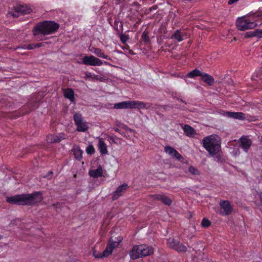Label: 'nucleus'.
<instances>
[{
	"mask_svg": "<svg viewBox=\"0 0 262 262\" xmlns=\"http://www.w3.org/2000/svg\"><path fill=\"white\" fill-rule=\"evenodd\" d=\"M239 147L247 152L252 145V141L248 136H242L238 141Z\"/></svg>",
	"mask_w": 262,
	"mask_h": 262,
	"instance_id": "obj_11",
	"label": "nucleus"
},
{
	"mask_svg": "<svg viewBox=\"0 0 262 262\" xmlns=\"http://www.w3.org/2000/svg\"><path fill=\"white\" fill-rule=\"evenodd\" d=\"M178 100H180V99H178ZM180 101L183 102V103H184L186 104V102L183 100V99H180Z\"/></svg>",
	"mask_w": 262,
	"mask_h": 262,
	"instance_id": "obj_53",
	"label": "nucleus"
},
{
	"mask_svg": "<svg viewBox=\"0 0 262 262\" xmlns=\"http://www.w3.org/2000/svg\"><path fill=\"white\" fill-rule=\"evenodd\" d=\"M77 130L79 132H85L88 129V126L85 122H81L80 123L76 125Z\"/></svg>",
	"mask_w": 262,
	"mask_h": 262,
	"instance_id": "obj_26",
	"label": "nucleus"
},
{
	"mask_svg": "<svg viewBox=\"0 0 262 262\" xmlns=\"http://www.w3.org/2000/svg\"><path fill=\"white\" fill-rule=\"evenodd\" d=\"M261 31L259 29H256L253 31L247 32L245 34V38H250L252 37H258L259 38L261 37Z\"/></svg>",
	"mask_w": 262,
	"mask_h": 262,
	"instance_id": "obj_21",
	"label": "nucleus"
},
{
	"mask_svg": "<svg viewBox=\"0 0 262 262\" xmlns=\"http://www.w3.org/2000/svg\"><path fill=\"white\" fill-rule=\"evenodd\" d=\"M128 188V184L123 183L117 187L116 190L112 193V199L113 201L117 200L121 196L125 191Z\"/></svg>",
	"mask_w": 262,
	"mask_h": 262,
	"instance_id": "obj_13",
	"label": "nucleus"
},
{
	"mask_svg": "<svg viewBox=\"0 0 262 262\" xmlns=\"http://www.w3.org/2000/svg\"><path fill=\"white\" fill-rule=\"evenodd\" d=\"M219 205L221 210L219 212V213L222 216L229 215L233 211V207L228 200H221Z\"/></svg>",
	"mask_w": 262,
	"mask_h": 262,
	"instance_id": "obj_9",
	"label": "nucleus"
},
{
	"mask_svg": "<svg viewBox=\"0 0 262 262\" xmlns=\"http://www.w3.org/2000/svg\"><path fill=\"white\" fill-rule=\"evenodd\" d=\"M157 8H158V6L157 5H154L151 7L149 8L148 10L149 11H152L153 10H155L157 9Z\"/></svg>",
	"mask_w": 262,
	"mask_h": 262,
	"instance_id": "obj_47",
	"label": "nucleus"
},
{
	"mask_svg": "<svg viewBox=\"0 0 262 262\" xmlns=\"http://www.w3.org/2000/svg\"><path fill=\"white\" fill-rule=\"evenodd\" d=\"M154 253L152 247L146 245L134 246L130 252V258L133 259L150 255Z\"/></svg>",
	"mask_w": 262,
	"mask_h": 262,
	"instance_id": "obj_4",
	"label": "nucleus"
},
{
	"mask_svg": "<svg viewBox=\"0 0 262 262\" xmlns=\"http://www.w3.org/2000/svg\"><path fill=\"white\" fill-rule=\"evenodd\" d=\"M27 48V50H33L36 48L35 45L33 43L28 45Z\"/></svg>",
	"mask_w": 262,
	"mask_h": 262,
	"instance_id": "obj_42",
	"label": "nucleus"
},
{
	"mask_svg": "<svg viewBox=\"0 0 262 262\" xmlns=\"http://www.w3.org/2000/svg\"><path fill=\"white\" fill-rule=\"evenodd\" d=\"M104 64H105V65H109V66H111L112 64H110V63L106 62V61H104Z\"/></svg>",
	"mask_w": 262,
	"mask_h": 262,
	"instance_id": "obj_52",
	"label": "nucleus"
},
{
	"mask_svg": "<svg viewBox=\"0 0 262 262\" xmlns=\"http://www.w3.org/2000/svg\"><path fill=\"white\" fill-rule=\"evenodd\" d=\"M27 46L28 45H24L23 46H22L21 47H17L15 48V49H20V48H21V49H27Z\"/></svg>",
	"mask_w": 262,
	"mask_h": 262,
	"instance_id": "obj_49",
	"label": "nucleus"
},
{
	"mask_svg": "<svg viewBox=\"0 0 262 262\" xmlns=\"http://www.w3.org/2000/svg\"><path fill=\"white\" fill-rule=\"evenodd\" d=\"M161 201L162 202L163 204L167 206H170L172 203L171 200L164 194L163 195Z\"/></svg>",
	"mask_w": 262,
	"mask_h": 262,
	"instance_id": "obj_30",
	"label": "nucleus"
},
{
	"mask_svg": "<svg viewBox=\"0 0 262 262\" xmlns=\"http://www.w3.org/2000/svg\"><path fill=\"white\" fill-rule=\"evenodd\" d=\"M74 120L75 123L76 125L80 123L83 121V118L82 117V115L79 113H76L74 115Z\"/></svg>",
	"mask_w": 262,
	"mask_h": 262,
	"instance_id": "obj_28",
	"label": "nucleus"
},
{
	"mask_svg": "<svg viewBox=\"0 0 262 262\" xmlns=\"http://www.w3.org/2000/svg\"><path fill=\"white\" fill-rule=\"evenodd\" d=\"M256 76L260 79H262V67L256 71Z\"/></svg>",
	"mask_w": 262,
	"mask_h": 262,
	"instance_id": "obj_40",
	"label": "nucleus"
},
{
	"mask_svg": "<svg viewBox=\"0 0 262 262\" xmlns=\"http://www.w3.org/2000/svg\"><path fill=\"white\" fill-rule=\"evenodd\" d=\"M83 151L82 150L78 147L74 150V155L75 158L78 160H80L82 158Z\"/></svg>",
	"mask_w": 262,
	"mask_h": 262,
	"instance_id": "obj_27",
	"label": "nucleus"
},
{
	"mask_svg": "<svg viewBox=\"0 0 262 262\" xmlns=\"http://www.w3.org/2000/svg\"><path fill=\"white\" fill-rule=\"evenodd\" d=\"M188 171L190 173L194 175H199L200 174L199 170L192 166L189 167Z\"/></svg>",
	"mask_w": 262,
	"mask_h": 262,
	"instance_id": "obj_33",
	"label": "nucleus"
},
{
	"mask_svg": "<svg viewBox=\"0 0 262 262\" xmlns=\"http://www.w3.org/2000/svg\"><path fill=\"white\" fill-rule=\"evenodd\" d=\"M167 244L171 249L179 253H185L187 251V248L179 240L173 238L167 239Z\"/></svg>",
	"mask_w": 262,
	"mask_h": 262,
	"instance_id": "obj_8",
	"label": "nucleus"
},
{
	"mask_svg": "<svg viewBox=\"0 0 262 262\" xmlns=\"http://www.w3.org/2000/svg\"><path fill=\"white\" fill-rule=\"evenodd\" d=\"M32 11V9L28 5H17L12 8L11 11H9L8 14L13 18H17L20 15L30 14Z\"/></svg>",
	"mask_w": 262,
	"mask_h": 262,
	"instance_id": "obj_6",
	"label": "nucleus"
},
{
	"mask_svg": "<svg viewBox=\"0 0 262 262\" xmlns=\"http://www.w3.org/2000/svg\"><path fill=\"white\" fill-rule=\"evenodd\" d=\"M162 107L163 108L164 110L165 111H167V110H169L170 108L171 109L172 108V107L171 106H168V105H162Z\"/></svg>",
	"mask_w": 262,
	"mask_h": 262,
	"instance_id": "obj_46",
	"label": "nucleus"
},
{
	"mask_svg": "<svg viewBox=\"0 0 262 262\" xmlns=\"http://www.w3.org/2000/svg\"><path fill=\"white\" fill-rule=\"evenodd\" d=\"M259 197H260V203H261V204L262 205V193H261L260 194Z\"/></svg>",
	"mask_w": 262,
	"mask_h": 262,
	"instance_id": "obj_51",
	"label": "nucleus"
},
{
	"mask_svg": "<svg viewBox=\"0 0 262 262\" xmlns=\"http://www.w3.org/2000/svg\"><path fill=\"white\" fill-rule=\"evenodd\" d=\"M118 246L119 245H117L115 242V239H114L113 237H111L105 250L103 251L102 256L108 257L109 255L112 254L113 250Z\"/></svg>",
	"mask_w": 262,
	"mask_h": 262,
	"instance_id": "obj_12",
	"label": "nucleus"
},
{
	"mask_svg": "<svg viewBox=\"0 0 262 262\" xmlns=\"http://www.w3.org/2000/svg\"><path fill=\"white\" fill-rule=\"evenodd\" d=\"M238 1L239 0H229L228 2V4L229 5H232Z\"/></svg>",
	"mask_w": 262,
	"mask_h": 262,
	"instance_id": "obj_48",
	"label": "nucleus"
},
{
	"mask_svg": "<svg viewBox=\"0 0 262 262\" xmlns=\"http://www.w3.org/2000/svg\"><path fill=\"white\" fill-rule=\"evenodd\" d=\"M141 39L145 42L148 43L150 42V39L148 36V33L144 31L142 34Z\"/></svg>",
	"mask_w": 262,
	"mask_h": 262,
	"instance_id": "obj_32",
	"label": "nucleus"
},
{
	"mask_svg": "<svg viewBox=\"0 0 262 262\" xmlns=\"http://www.w3.org/2000/svg\"><path fill=\"white\" fill-rule=\"evenodd\" d=\"M93 256L97 258H100L103 257H105L103 255V252L102 253H99V252L97 251L96 250H94L93 251Z\"/></svg>",
	"mask_w": 262,
	"mask_h": 262,
	"instance_id": "obj_35",
	"label": "nucleus"
},
{
	"mask_svg": "<svg viewBox=\"0 0 262 262\" xmlns=\"http://www.w3.org/2000/svg\"><path fill=\"white\" fill-rule=\"evenodd\" d=\"M114 29L117 31L118 34H119L120 31H122L123 30V24L122 21H119V20L116 19L114 22Z\"/></svg>",
	"mask_w": 262,
	"mask_h": 262,
	"instance_id": "obj_25",
	"label": "nucleus"
},
{
	"mask_svg": "<svg viewBox=\"0 0 262 262\" xmlns=\"http://www.w3.org/2000/svg\"><path fill=\"white\" fill-rule=\"evenodd\" d=\"M176 150L169 146H166L164 147V151L166 153L170 155L172 158L173 157L174 153Z\"/></svg>",
	"mask_w": 262,
	"mask_h": 262,
	"instance_id": "obj_29",
	"label": "nucleus"
},
{
	"mask_svg": "<svg viewBox=\"0 0 262 262\" xmlns=\"http://www.w3.org/2000/svg\"><path fill=\"white\" fill-rule=\"evenodd\" d=\"M204 147L209 152V154L214 156L221 149L220 138L216 135H210L203 139Z\"/></svg>",
	"mask_w": 262,
	"mask_h": 262,
	"instance_id": "obj_3",
	"label": "nucleus"
},
{
	"mask_svg": "<svg viewBox=\"0 0 262 262\" xmlns=\"http://www.w3.org/2000/svg\"><path fill=\"white\" fill-rule=\"evenodd\" d=\"M82 63L83 64L91 66H100L103 64L101 59L93 55L84 56L82 59Z\"/></svg>",
	"mask_w": 262,
	"mask_h": 262,
	"instance_id": "obj_10",
	"label": "nucleus"
},
{
	"mask_svg": "<svg viewBox=\"0 0 262 262\" xmlns=\"http://www.w3.org/2000/svg\"><path fill=\"white\" fill-rule=\"evenodd\" d=\"M108 138L110 139V140H111L112 141V142H113V143H114L115 144L117 143L115 141V139H119L116 136H109Z\"/></svg>",
	"mask_w": 262,
	"mask_h": 262,
	"instance_id": "obj_43",
	"label": "nucleus"
},
{
	"mask_svg": "<svg viewBox=\"0 0 262 262\" xmlns=\"http://www.w3.org/2000/svg\"><path fill=\"white\" fill-rule=\"evenodd\" d=\"M95 150L93 145H89L86 148V152L88 155H92L94 154Z\"/></svg>",
	"mask_w": 262,
	"mask_h": 262,
	"instance_id": "obj_31",
	"label": "nucleus"
},
{
	"mask_svg": "<svg viewBox=\"0 0 262 262\" xmlns=\"http://www.w3.org/2000/svg\"><path fill=\"white\" fill-rule=\"evenodd\" d=\"M57 204H58V203H57V204H52V206H54V207H55V206H56Z\"/></svg>",
	"mask_w": 262,
	"mask_h": 262,
	"instance_id": "obj_54",
	"label": "nucleus"
},
{
	"mask_svg": "<svg viewBox=\"0 0 262 262\" xmlns=\"http://www.w3.org/2000/svg\"><path fill=\"white\" fill-rule=\"evenodd\" d=\"M64 96L71 101L74 100V92L72 89H68L64 91Z\"/></svg>",
	"mask_w": 262,
	"mask_h": 262,
	"instance_id": "obj_22",
	"label": "nucleus"
},
{
	"mask_svg": "<svg viewBox=\"0 0 262 262\" xmlns=\"http://www.w3.org/2000/svg\"><path fill=\"white\" fill-rule=\"evenodd\" d=\"M119 35V36H120V40L123 43H124L126 42V41L128 39V37L126 35L122 34V33H120L118 34Z\"/></svg>",
	"mask_w": 262,
	"mask_h": 262,
	"instance_id": "obj_38",
	"label": "nucleus"
},
{
	"mask_svg": "<svg viewBox=\"0 0 262 262\" xmlns=\"http://www.w3.org/2000/svg\"><path fill=\"white\" fill-rule=\"evenodd\" d=\"M52 173H53V172L52 171H50L48 172V173L47 174V176H46L45 177H49L50 175L52 174Z\"/></svg>",
	"mask_w": 262,
	"mask_h": 262,
	"instance_id": "obj_50",
	"label": "nucleus"
},
{
	"mask_svg": "<svg viewBox=\"0 0 262 262\" xmlns=\"http://www.w3.org/2000/svg\"><path fill=\"white\" fill-rule=\"evenodd\" d=\"M203 72H201L198 69H195L194 70L191 71L189 72L187 75L186 77L191 78H194L197 76H201Z\"/></svg>",
	"mask_w": 262,
	"mask_h": 262,
	"instance_id": "obj_24",
	"label": "nucleus"
},
{
	"mask_svg": "<svg viewBox=\"0 0 262 262\" xmlns=\"http://www.w3.org/2000/svg\"><path fill=\"white\" fill-rule=\"evenodd\" d=\"M184 132L187 136L192 137L196 134L194 128L189 125L185 124L183 127Z\"/></svg>",
	"mask_w": 262,
	"mask_h": 262,
	"instance_id": "obj_19",
	"label": "nucleus"
},
{
	"mask_svg": "<svg viewBox=\"0 0 262 262\" xmlns=\"http://www.w3.org/2000/svg\"><path fill=\"white\" fill-rule=\"evenodd\" d=\"M149 104L143 102L136 100H129L117 103L114 104V108L115 109H126V108H149Z\"/></svg>",
	"mask_w": 262,
	"mask_h": 262,
	"instance_id": "obj_5",
	"label": "nucleus"
},
{
	"mask_svg": "<svg viewBox=\"0 0 262 262\" xmlns=\"http://www.w3.org/2000/svg\"><path fill=\"white\" fill-rule=\"evenodd\" d=\"M43 200L40 191H35L32 193L17 194L6 197V201L12 205L22 206H33L41 202Z\"/></svg>",
	"mask_w": 262,
	"mask_h": 262,
	"instance_id": "obj_1",
	"label": "nucleus"
},
{
	"mask_svg": "<svg viewBox=\"0 0 262 262\" xmlns=\"http://www.w3.org/2000/svg\"><path fill=\"white\" fill-rule=\"evenodd\" d=\"M59 25L54 21L45 20L37 24L32 29L33 35L36 38L42 40V37L57 32Z\"/></svg>",
	"mask_w": 262,
	"mask_h": 262,
	"instance_id": "obj_2",
	"label": "nucleus"
},
{
	"mask_svg": "<svg viewBox=\"0 0 262 262\" xmlns=\"http://www.w3.org/2000/svg\"><path fill=\"white\" fill-rule=\"evenodd\" d=\"M210 224V222L208 219L205 218H204L201 222V225L203 227H208Z\"/></svg>",
	"mask_w": 262,
	"mask_h": 262,
	"instance_id": "obj_34",
	"label": "nucleus"
},
{
	"mask_svg": "<svg viewBox=\"0 0 262 262\" xmlns=\"http://www.w3.org/2000/svg\"><path fill=\"white\" fill-rule=\"evenodd\" d=\"M172 158H176L180 161H182L184 159L182 155L177 150L175 151L173 157Z\"/></svg>",
	"mask_w": 262,
	"mask_h": 262,
	"instance_id": "obj_36",
	"label": "nucleus"
},
{
	"mask_svg": "<svg viewBox=\"0 0 262 262\" xmlns=\"http://www.w3.org/2000/svg\"><path fill=\"white\" fill-rule=\"evenodd\" d=\"M170 38L172 39H175L179 42H180L183 40V35L182 34L180 30H177L171 35Z\"/></svg>",
	"mask_w": 262,
	"mask_h": 262,
	"instance_id": "obj_23",
	"label": "nucleus"
},
{
	"mask_svg": "<svg viewBox=\"0 0 262 262\" xmlns=\"http://www.w3.org/2000/svg\"><path fill=\"white\" fill-rule=\"evenodd\" d=\"M64 139L65 138L63 134L59 135H49L47 137V141L48 143H53L60 142Z\"/></svg>",
	"mask_w": 262,
	"mask_h": 262,
	"instance_id": "obj_15",
	"label": "nucleus"
},
{
	"mask_svg": "<svg viewBox=\"0 0 262 262\" xmlns=\"http://www.w3.org/2000/svg\"><path fill=\"white\" fill-rule=\"evenodd\" d=\"M89 175L94 178H98L103 175V170L101 166L98 167L95 170H91L89 171Z\"/></svg>",
	"mask_w": 262,
	"mask_h": 262,
	"instance_id": "obj_18",
	"label": "nucleus"
},
{
	"mask_svg": "<svg viewBox=\"0 0 262 262\" xmlns=\"http://www.w3.org/2000/svg\"><path fill=\"white\" fill-rule=\"evenodd\" d=\"M260 31H261V37H262V29L260 30Z\"/></svg>",
	"mask_w": 262,
	"mask_h": 262,
	"instance_id": "obj_55",
	"label": "nucleus"
},
{
	"mask_svg": "<svg viewBox=\"0 0 262 262\" xmlns=\"http://www.w3.org/2000/svg\"><path fill=\"white\" fill-rule=\"evenodd\" d=\"M163 195L162 194H155L151 195V197L153 200L161 201Z\"/></svg>",
	"mask_w": 262,
	"mask_h": 262,
	"instance_id": "obj_37",
	"label": "nucleus"
},
{
	"mask_svg": "<svg viewBox=\"0 0 262 262\" xmlns=\"http://www.w3.org/2000/svg\"><path fill=\"white\" fill-rule=\"evenodd\" d=\"M28 105H30V107L32 110L36 109L38 106V103L36 101H35L33 104H32V103L30 102L28 103Z\"/></svg>",
	"mask_w": 262,
	"mask_h": 262,
	"instance_id": "obj_39",
	"label": "nucleus"
},
{
	"mask_svg": "<svg viewBox=\"0 0 262 262\" xmlns=\"http://www.w3.org/2000/svg\"><path fill=\"white\" fill-rule=\"evenodd\" d=\"M123 240V237L121 236H119L115 238V242L117 245H119V244L122 242Z\"/></svg>",
	"mask_w": 262,
	"mask_h": 262,
	"instance_id": "obj_41",
	"label": "nucleus"
},
{
	"mask_svg": "<svg viewBox=\"0 0 262 262\" xmlns=\"http://www.w3.org/2000/svg\"><path fill=\"white\" fill-rule=\"evenodd\" d=\"M201 79L208 85H212L214 82V78L206 73H202Z\"/></svg>",
	"mask_w": 262,
	"mask_h": 262,
	"instance_id": "obj_17",
	"label": "nucleus"
},
{
	"mask_svg": "<svg viewBox=\"0 0 262 262\" xmlns=\"http://www.w3.org/2000/svg\"><path fill=\"white\" fill-rule=\"evenodd\" d=\"M114 130L118 133H119V134H120L121 135L124 136V137L125 136V133L124 132H121L120 129H119V128H114Z\"/></svg>",
	"mask_w": 262,
	"mask_h": 262,
	"instance_id": "obj_44",
	"label": "nucleus"
},
{
	"mask_svg": "<svg viewBox=\"0 0 262 262\" xmlns=\"http://www.w3.org/2000/svg\"><path fill=\"white\" fill-rule=\"evenodd\" d=\"M45 43H46V42H41V43H38L35 44V48H40V47H43Z\"/></svg>",
	"mask_w": 262,
	"mask_h": 262,
	"instance_id": "obj_45",
	"label": "nucleus"
},
{
	"mask_svg": "<svg viewBox=\"0 0 262 262\" xmlns=\"http://www.w3.org/2000/svg\"><path fill=\"white\" fill-rule=\"evenodd\" d=\"M91 51L95 54L97 56L104 58L109 60H111L112 59L108 56L105 55L103 52V51L100 48H97L95 47H92L91 49Z\"/></svg>",
	"mask_w": 262,
	"mask_h": 262,
	"instance_id": "obj_16",
	"label": "nucleus"
},
{
	"mask_svg": "<svg viewBox=\"0 0 262 262\" xmlns=\"http://www.w3.org/2000/svg\"><path fill=\"white\" fill-rule=\"evenodd\" d=\"M226 115L231 118L244 120L246 119V115L242 112H232L227 111L225 113Z\"/></svg>",
	"mask_w": 262,
	"mask_h": 262,
	"instance_id": "obj_14",
	"label": "nucleus"
},
{
	"mask_svg": "<svg viewBox=\"0 0 262 262\" xmlns=\"http://www.w3.org/2000/svg\"><path fill=\"white\" fill-rule=\"evenodd\" d=\"M257 26L255 21L242 17L238 18L236 21V26L238 30L245 31L254 28Z\"/></svg>",
	"mask_w": 262,
	"mask_h": 262,
	"instance_id": "obj_7",
	"label": "nucleus"
},
{
	"mask_svg": "<svg viewBox=\"0 0 262 262\" xmlns=\"http://www.w3.org/2000/svg\"><path fill=\"white\" fill-rule=\"evenodd\" d=\"M98 148L101 155H107L108 154L106 145L101 138L99 139L98 141Z\"/></svg>",
	"mask_w": 262,
	"mask_h": 262,
	"instance_id": "obj_20",
	"label": "nucleus"
}]
</instances>
